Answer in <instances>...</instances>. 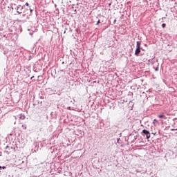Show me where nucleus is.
Returning <instances> with one entry per match:
<instances>
[{"mask_svg": "<svg viewBox=\"0 0 177 177\" xmlns=\"http://www.w3.org/2000/svg\"><path fill=\"white\" fill-rule=\"evenodd\" d=\"M141 45H142V42L137 41V49H136V52H135L136 56H138L139 55V54L140 53V49H141L140 46Z\"/></svg>", "mask_w": 177, "mask_h": 177, "instance_id": "f257e3e1", "label": "nucleus"}, {"mask_svg": "<svg viewBox=\"0 0 177 177\" xmlns=\"http://www.w3.org/2000/svg\"><path fill=\"white\" fill-rule=\"evenodd\" d=\"M142 133H144L147 136V139L150 138L151 135H150V133L147 130H146V129L142 130Z\"/></svg>", "mask_w": 177, "mask_h": 177, "instance_id": "f03ea898", "label": "nucleus"}, {"mask_svg": "<svg viewBox=\"0 0 177 177\" xmlns=\"http://www.w3.org/2000/svg\"><path fill=\"white\" fill-rule=\"evenodd\" d=\"M24 8V6H21V5H19L17 6V13H19V15H20V13H21V12H20V10H21V9H23Z\"/></svg>", "mask_w": 177, "mask_h": 177, "instance_id": "7ed1b4c3", "label": "nucleus"}, {"mask_svg": "<svg viewBox=\"0 0 177 177\" xmlns=\"http://www.w3.org/2000/svg\"><path fill=\"white\" fill-rule=\"evenodd\" d=\"M158 118H163V119L166 120L167 117L165 114H160L158 115Z\"/></svg>", "mask_w": 177, "mask_h": 177, "instance_id": "20e7f679", "label": "nucleus"}, {"mask_svg": "<svg viewBox=\"0 0 177 177\" xmlns=\"http://www.w3.org/2000/svg\"><path fill=\"white\" fill-rule=\"evenodd\" d=\"M6 169V167H1V166H0V170H1V169Z\"/></svg>", "mask_w": 177, "mask_h": 177, "instance_id": "39448f33", "label": "nucleus"}, {"mask_svg": "<svg viewBox=\"0 0 177 177\" xmlns=\"http://www.w3.org/2000/svg\"><path fill=\"white\" fill-rule=\"evenodd\" d=\"M162 27L163 28H165L166 27V24H162Z\"/></svg>", "mask_w": 177, "mask_h": 177, "instance_id": "423d86ee", "label": "nucleus"}, {"mask_svg": "<svg viewBox=\"0 0 177 177\" xmlns=\"http://www.w3.org/2000/svg\"><path fill=\"white\" fill-rule=\"evenodd\" d=\"M155 122H157L156 119L153 120V124H154Z\"/></svg>", "mask_w": 177, "mask_h": 177, "instance_id": "0eeeda50", "label": "nucleus"}, {"mask_svg": "<svg viewBox=\"0 0 177 177\" xmlns=\"http://www.w3.org/2000/svg\"><path fill=\"white\" fill-rule=\"evenodd\" d=\"M26 6H29L30 4H28V3H26Z\"/></svg>", "mask_w": 177, "mask_h": 177, "instance_id": "6e6552de", "label": "nucleus"}, {"mask_svg": "<svg viewBox=\"0 0 177 177\" xmlns=\"http://www.w3.org/2000/svg\"><path fill=\"white\" fill-rule=\"evenodd\" d=\"M152 134H153V136H156V133H152Z\"/></svg>", "mask_w": 177, "mask_h": 177, "instance_id": "1a4fd4ad", "label": "nucleus"}, {"mask_svg": "<svg viewBox=\"0 0 177 177\" xmlns=\"http://www.w3.org/2000/svg\"><path fill=\"white\" fill-rule=\"evenodd\" d=\"M30 13H32V10L30 9Z\"/></svg>", "mask_w": 177, "mask_h": 177, "instance_id": "9d476101", "label": "nucleus"}, {"mask_svg": "<svg viewBox=\"0 0 177 177\" xmlns=\"http://www.w3.org/2000/svg\"><path fill=\"white\" fill-rule=\"evenodd\" d=\"M9 148V146H7L6 147V149H8Z\"/></svg>", "mask_w": 177, "mask_h": 177, "instance_id": "9b49d317", "label": "nucleus"}, {"mask_svg": "<svg viewBox=\"0 0 177 177\" xmlns=\"http://www.w3.org/2000/svg\"><path fill=\"white\" fill-rule=\"evenodd\" d=\"M174 130H177V129H171V131H174Z\"/></svg>", "mask_w": 177, "mask_h": 177, "instance_id": "f8f14e48", "label": "nucleus"}, {"mask_svg": "<svg viewBox=\"0 0 177 177\" xmlns=\"http://www.w3.org/2000/svg\"><path fill=\"white\" fill-rule=\"evenodd\" d=\"M97 23H100V21H98Z\"/></svg>", "mask_w": 177, "mask_h": 177, "instance_id": "ddd939ff", "label": "nucleus"}, {"mask_svg": "<svg viewBox=\"0 0 177 177\" xmlns=\"http://www.w3.org/2000/svg\"><path fill=\"white\" fill-rule=\"evenodd\" d=\"M6 153L9 154V153L8 151Z\"/></svg>", "mask_w": 177, "mask_h": 177, "instance_id": "4468645a", "label": "nucleus"}]
</instances>
